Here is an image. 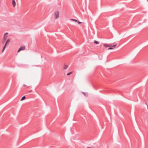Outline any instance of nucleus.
I'll list each match as a JSON object with an SVG mask.
<instances>
[{
	"label": "nucleus",
	"mask_w": 148,
	"mask_h": 148,
	"mask_svg": "<svg viewBox=\"0 0 148 148\" xmlns=\"http://www.w3.org/2000/svg\"><path fill=\"white\" fill-rule=\"evenodd\" d=\"M55 19H56L58 18L59 17V13L58 11H56L55 13Z\"/></svg>",
	"instance_id": "obj_1"
},
{
	"label": "nucleus",
	"mask_w": 148,
	"mask_h": 148,
	"mask_svg": "<svg viewBox=\"0 0 148 148\" xmlns=\"http://www.w3.org/2000/svg\"><path fill=\"white\" fill-rule=\"evenodd\" d=\"M25 49V46H21L19 48L17 52L18 53L20 51L24 50Z\"/></svg>",
	"instance_id": "obj_2"
},
{
	"label": "nucleus",
	"mask_w": 148,
	"mask_h": 148,
	"mask_svg": "<svg viewBox=\"0 0 148 148\" xmlns=\"http://www.w3.org/2000/svg\"><path fill=\"white\" fill-rule=\"evenodd\" d=\"M10 39H8L7 40V41H6V43H5V46H6V45L8 44L9 43V42H10Z\"/></svg>",
	"instance_id": "obj_3"
},
{
	"label": "nucleus",
	"mask_w": 148,
	"mask_h": 148,
	"mask_svg": "<svg viewBox=\"0 0 148 148\" xmlns=\"http://www.w3.org/2000/svg\"><path fill=\"white\" fill-rule=\"evenodd\" d=\"M13 7H14L16 5V2L14 0H13L12 1Z\"/></svg>",
	"instance_id": "obj_4"
},
{
	"label": "nucleus",
	"mask_w": 148,
	"mask_h": 148,
	"mask_svg": "<svg viewBox=\"0 0 148 148\" xmlns=\"http://www.w3.org/2000/svg\"><path fill=\"white\" fill-rule=\"evenodd\" d=\"M26 98V97L25 96H24L22 97L21 99V101H22L25 99Z\"/></svg>",
	"instance_id": "obj_5"
},
{
	"label": "nucleus",
	"mask_w": 148,
	"mask_h": 148,
	"mask_svg": "<svg viewBox=\"0 0 148 148\" xmlns=\"http://www.w3.org/2000/svg\"><path fill=\"white\" fill-rule=\"evenodd\" d=\"M68 67V65H64V67H63V69H66Z\"/></svg>",
	"instance_id": "obj_6"
},
{
	"label": "nucleus",
	"mask_w": 148,
	"mask_h": 148,
	"mask_svg": "<svg viewBox=\"0 0 148 148\" xmlns=\"http://www.w3.org/2000/svg\"><path fill=\"white\" fill-rule=\"evenodd\" d=\"M82 93L86 96V97L88 96V93H87L86 92L85 93L84 92H82Z\"/></svg>",
	"instance_id": "obj_7"
},
{
	"label": "nucleus",
	"mask_w": 148,
	"mask_h": 148,
	"mask_svg": "<svg viewBox=\"0 0 148 148\" xmlns=\"http://www.w3.org/2000/svg\"><path fill=\"white\" fill-rule=\"evenodd\" d=\"M103 46L105 47L106 48L107 47H108V45L106 44H104L103 45Z\"/></svg>",
	"instance_id": "obj_8"
},
{
	"label": "nucleus",
	"mask_w": 148,
	"mask_h": 148,
	"mask_svg": "<svg viewBox=\"0 0 148 148\" xmlns=\"http://www.w3.org/2000/svg\"><path fill=\"white\" fill-rule=\"evenodd\" d=\"M7 36H4V40H5V41L6 39H7Z\"/></svg>",
	"instance_id": "obj_9"
},
{
	"label": "nucleus",
	"mask_w": 148,
	"mask_h": 148,
	"mask_svg": "<svg viewBox=\"0 0 148 148\" xmlns=\"http://www.w3.org/2000/svg\"><path fill=\"white\" fill-rule=\"evenodd\" d=\"M94 43L96 44H98L99 43L98 41L95 40L94 41Z\"/></svg>",
	"instance_id": "obj_10"
},
{
	"label": "nucleus",
	"mask_w": 148,
	"mask_h": 148,
	"mask_svg": "<svg viewBox=\"0 0 148 148\" xmlns=\"http://www.w3.org/2000/svg\"><path fill=\"white\" fill-rule=\"evenodd\" d=\"M6 46H5V45L4 46L3 49H2V52H3L4 50H5V48H6Z\"/></svg>",
	"instance_id": "obj_11"
},
{
	"label": "nucleus",
	"mask_w": 148,
	"mask_h": 148,
	"mask_svg": "<svg viewBox=\"0 0 148 148\" xmlns=\"http://www.w3.org/2000/svg\"><path fill=\"white\" fill-rule=\"evenodd\" d=\"M6 46H5V45L4 46L3 49H2V52H3L4 50H5V48H6Z\"/></svg>",
	"instance_id": "obj_12"
},
{
	"label": "nucleus",
	"mask_w": 148,
	"mask_h": 148,
	"mask_svg": "<svg viewBox=\"0 0 148 148\" xmlns=\"http://www.w3.org/2000/svg\"><path fill=\"white\" fill-rule=\"evenodd\" d=\"M71 20L72 21H74L75 22H77V20H76V19H71Z\"/></svg>",
	"instance_id": "obj_13"
},
{
	"label": "nucleus",
	"mask_w": 148,
	"mask_h": 148,
	"mask_svg": "<svg viewBox=\"0 0 148 148\" xmlns=\"http://www.w3.org/2000/svg\"><path fill=\"white\" fill-rule=\"evenodd\" d=\"M113 49V48L112 47H111L109 48L108 49V50H109L112 49Z\"/></svg>",
	"instance_id": "obj_14"
},
{
	"label": "nucleus",
	"mask_w": 148,
	"mask_h": 148,
	"mask_svg": "<svg viewBox=\"0 0 148 148\" xmlns=\"http://www.w3.org/2000/svg\"><path fill=\"white\" fill-rule=\"evenodd\" d=\"M72 72H70V73H68L67 74V75H70L72 73Z\"/></svg>",
	"instance_id": "obj_15"
},
{
	"label": "nucleus",
	"mask_w": 148,
	"mask_h": 148,
	"mask_svg": "<svg viewBox=\"0 0 148 148\" xmlns=\"http://www.w3.org/2000/svg\"><path fill=\"white\" fill-rule=\"evenodd\" d=\"M116 46V45H113L112 46V47H114Z\"/></svg>",
	"instance_id": "obj_16"
},
{
	"label": "nucleus",
	"mask_w": 148,
	"mask_h": 148,
	"mask_svg": "<svg viewBox=\"0 0 148 148\" xmlns=\"http://www.w3.org/2000/svg\"><path fill=\"white\" fill-rule=\"evenodd\" d=\"M5 40H3L2 41V43H4L5 42Z\"/></svg>",
	"instance_id": "obj_17"
},
{
	"label": "nucleus",
	"mask_w": 148,
	"mask_h": 148,
	"mask_svg": "<svg viewBox=\"0 0 148 148\" xmlns=\"http://www.w3.org/2000/svg\"><path fill=\"white\" fill-rule=\"evenodd\" d=\"M77 22H78V24H80V23H82L81 22H79V21H77Z\"/></svg>",
	"instance_id": "obj_18"
},
{
	"label": "nucleus",
	"mask_w": 148,
	"mask_h": 148,
	"mask_svg": "<svg viewBox=\"0 0 148 148\" xmlns=\"http://www.w3.org/2000/svg\"><path fill=\"white\" fill-rule=\"evenodd\" d=\"M8 34V33L6 32V33L4 34V36H5L6 34Z\"/></svg>",
	"instance_id": "obj_19"
},
{
	"label": "nucleus",
	"mask_w": 148,
	"mask_h": 148,
	"mask_svg": "<svg viewBox=\"0 0 148 148\" xmlns=\"http://www.w3.org/2000/svg\"><path fill=\"white\" fill-rule=\"evenodd\" d=\"M87 148H92L90 147H88Z\"/></svg>",
	"instance_id": "obj_20"
},
{
	"label": "nucleus",
	"mask_w": 148,
	"mask_h": 148,
	"mask_svg": "<svg viewBox=\"0 0 148 148\" xmlns=\"http://www.w3.org/2000/svg\"><path fill=\"white\" fill-rule=\"evenodd\" d=\"M24 86H26V85H24Z\"/></svg>",
	"instance_id": "obj_21"
},
{
	"label": "nucleus",
	"mask_w": 148,
	"mask_h": 148,
	"mask_svg": "<svg viewBox=\"0 0 148 148\" xmlns=\"http://www.w3.org/2000/svg\"><path fill=\"white\" fill-rule=\"evenodd\" d=\"M32 90H31L30 91H29V92H32Z\"/></svg>",
	"instance_id": "obj_22"
},
{
	"label": "nucleus",
	"mask_w": 148,
	"mask_h": 148,
	"mask_svg": "<svg viewBox=\"0 0 148 148\" xmlns=\"http://www.w3.org/2000/svg\"><path fill=\"white\" fill-rule=\"evenodd\" d=\"M147 109H148V105L147 106Z\"/></svg>",
	"instance_id": "obj_23"
}]
</instances>
